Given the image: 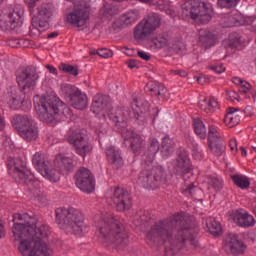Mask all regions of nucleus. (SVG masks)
<instances>
[{
	"label": "nucleus",
	"mask_w": 256,
	"mask_h": 256,
	"mask_svg": "<svg viewBox=\"0 0 256 256\" xmlns=\"http://www.w3.org/2000/svg\"><path fill=\"white\" fill-rule=\"evenodd\" d=\"M199 227L193 218L176 214L166 220L156 222L146 235L148 243H165L172 253L197 249Z\"/></svg>",
	"instance_id": "nucleus-1"
},
{
	"label": "nucleus",
	"mask_w": 256,
	"mask_h": 256,
	"mask_svg": "<svg viewBox=\"0 0 256 256\" xmlns=\"http://www.w3.org/2000/svg\"><path fill=\"white\" fill-rule=\"evenodd\" d=\"M37 217L29 214H14L12 232L15 241H19L18 250L22 256H51V250L45 239L51 230L46 224L37 226Z\"/></svg>",
	"instance_id": "nucleus-2"
},
{
	"label": "nucleus",
	"mask_w": 256,
	"mask_h": 256,
	"mask_svg": "<svg viewBox=\"0 0 256 256\" xmlns=\"http://www.w3.org/2000/svg\"><path fill=\"white\" fill-rule=\"evenodd\" d=\"M34 107L40 121H44V123L65 121V119L73 117L71 108L55 97L41 98L39 102L34 103Z\"/></svg>",
	"instance_id": "nucleus-3"
},
{
	"label": "nucleus",
	"mask_w": 256,
	"mask_h": 256,
	"mask_svg": "<svg viewBox=\"0 0 256 256\" xmlns=\"http://www.w3.org/2000/svg\"><path fill=\"white\" fill-rule=\"evenodd\" d=\"M128 237L123 225L111 215L106 216L98 224V241L106 247L111 245L123 247V245H127Z\"/></svg>",
	"instance_id": "nucleus-4"
},
{
	"label": "nucleus",
	"mask_w": 256,
	"mask_h": 256,
	"mask_svg": "<svg viewBox=\"0 0 256 256\" xmlns=\"http://www.w3.org/2000/svg\"><path fill=\"white\" fill-rule=\"evenodd\" d=\"M56 222L58 225H64V229L73 231L75 235H81L85 231V217L77 208H57Z\"/></svg>",
	"instance_id": "nucleus-5"
},
{
	"label": "nucleus",
	"mask_w": 256,
	"mask_h": 256,
	"mask_svg": "<svg viewBox=\"0 0 256 256\" xmlns=\"http://www.w3.org/2000/svg\"><path fill=\"white\" fill-rule=\"evenodd\" d=\"M181 9L182 19H193L196 23H202L203 25L211 21L213 14V6L201 0H188L182 5Z\"/></svg>",
	"instance_id": "nucleus-6"
},
{
	"label": "nucleus",
	"mask_w": 256,
	"mask_h": 256,
	"mask_svg": "<svg viewBox=\"0 0 256 256\" xmlns=\"http://www.w3.org/2000/svg\"><path fill=\"white\" fill-rule=\"evenodd\" d=\"M8 174L20 185H33V173L27 168V162L21 158H8Z\"/></svg>",
	"instance_id": "nucleus-7"
},
{
	"label": "nucleus",
	"mask_w": 256,
	"mask_h": 256,
	"mask_svg": "<svg viewBox=\"0 0 256 256\" xmlns=\"http://www.w3.org/2000/svg\"><path fill=\"white\" fill-rule=\"evenodd\" d=\"M165 177V169L161 166H151L145 162L138 177V185L144 189H157Z\"/></svg>",
	"instance_id": "nucleus-8"
},
{
	"label": "nucleus",
	"mask_w": 256,
	"mask_h": 256,
	"mask_svg": "<svg viewBox=\"0 0 256 256\" xmlns=\"http://www.w3.org/2000/svg\"><path fill=\"white\" fill-rule=\"evenodd\" d=\"M12 125L17 129L20 137L31 143V141H37L39 139V127L32 119L23 115H16L12 119Z\"/></svg>",
	"instance_id": "nucleus-9"
},
{
	"label": "nucleus",
	"mask_w": 256,
	"mask_h": 256,
	"mask_svg": "<svg viewBox=\"0 0 256 256\" xmlns=\"http://www.w3.org/2000/svg\"><path fill=\"white\" fill-rule=\"evenodd\" d=\"M60 93L74 109H78L79 111L87 109V105H89L87 94L83 93L76 86L66 83L62 84L60 87Z\"/></svg>",
	"instance_id": "nucleus-10"
},
{
	"label": "nucleus",
	"mask_w": 256,
	"mask_h": 256,
	"mask_svg": "<svg viewBox=\"0 0 256 256\" xmlns=\"http://www.w3.org/2000/svg\"><path fill=\"white\" fill-rule=\"evenodd\" d=\"M161 27V16L157 13L149 14L143 18L134 28V37L137 41H143L154 31Z\"/></svg>",
	"instance_id": "nucleus-11"
},
{
	"label": "nucleus",
	"mask_w": 256,
	"mask_h": 256,
	"mask_svg": "<svg viewBox=\"0 0 256 256\" xmlns=\"http://www.w3.org/2000/svg\"><path fill=\"white\" fill-rule=\"evenodd\" d=\"M39 81V73L33 66H28L16 73V82L20 91L23 93H31L37 87Z\"/></svg>",
	"instance_id": "nucleus-12"
},
{
	"label": "nucleus",
	"mask_w": 256,
	"mask_h": 256,
	"mask_svg": "<svg viewBox=\"0 0 256 256\" xmlns=\"http://www.w3.org/2000/svg\"><path fill=\"white\" fill-rule=\"evenodd\" d=\"M68 142L73 145L75 152L80 157H87L93 151V145L89 142L87 134L81 131H72L68 136Z\"/></svg>",
	"instance_id": "nucleus-13"
},
{
	"label": "nucleus",
	"mask_w": 256,
	"mask_h": 256,
	"mask_svg": "<svg viewBox=\"0 0 256 256\" xmlns=\"http://www.w3.org/2000/svg\"><path fill=\"white\" fill-rule=\"evenodd\" d=\"M75 185L83 193H93L95 191V177L91 170L81 167L74 175Z\"/></svg>",
	"instance_id": "nucleus-14"
},
{
	"label": "nucleus",
	"mask_w": 256,
	"mask_h": 256,
	"mask_svg": "<svg viewBox=\"0 0 256 256\" xmlns=\"http://www.w3.org/2000/svg\"><path fill=\"white\" fill-rule=\"evenodd\" d=\"M108 203L115 206L117 211L120 212L129 211L133 205L129 191L121 187H117L113 190L112 194L108 198Z\"/></svg>",
	"instance_id": "nucleus-15"
},
{
	"label": "nucleus",
	"mask_w": 256,
	"mask_h": 256,
	"mask_svg": "<svg viewBox=\"0 0 256 256\" xmlns=\"http://www.w3.org/2000/svg\"><path fill=\"white\" fill-rule=\"evenodd\" d=\"M133 115L139 123H147L151 119L149 113V102L141 96H136L131 102Z\"/></svg>",
	"instance_id": "nucleus-16"
},
{
	"label": "nucleus",
	"mask_w": 256,
	"mask_h": 256,
	"mask_svg": "<svg viewBox=\"0 0 256 256\" xmlns=\"http://www.w3.org/2000/svg\"><path fill=\"white\" fill-rule=\"evenodd\" d=\"M66 21L73 27H85L89 21V10L84 6H76L74 11L66 16Z\"/></svg>",
	"instance_id": "nucleus-17"
},
{
	"label": "nucleus",
	"mask_w": 256,
	"mask_h": 256,
	"mask_svg": "<svg viewBox=\"0 0 256 256\" xmlns=\"http://www.w3.org/2000/svg\"><path fill=\"white\" fill-rule=\"evenodd\" d=\"M223 249L228 255H243L247 246L236 235L228 234L223 241Z\"/></svg>",
	"instance_id": "nucleus-18"
},
{
	"label": "nucleus",
	"mask_w": 256,
	"mask_h": 256,
	"mask_svg": "<svg viewBox=\"0 0 256 256\" xmlns=\"http://www.w3.org/2000/svg\"><path fill=\"white\" fill-rule=\"evenodd\" d=\"M230 219L233 220V223L238 227H242L243 229H249L250 227H255V217L251 215L249 212H241V210H234L230 214Z\"/></svg>",
	"instance_id": "nucleus-19"
},
{
	"label": "nucleus",
	"mask_w": 256,
	"mask_h": 256,
	"mask_svg": "<svg viewBox=\"0 0 256 256\" xmlns=\"http://www.w3.org/2000/svg\"><path fill=\"white\" fill-rule=\"evenodd\" d=\"M17 9L20 10L10 12L4 19L0 21V29H2V31H12V29L19 27L21 17H23V9L21 6H18Z\"/></svg>",
	"instance_id": "nucleus-20"
},
{
	"label": "nucleus",
	"mask_w": 256,
	"mask_h": 256,
	"mask_svg": "<svg viewBox=\"0 0 256 256\" xmlns=\"http://www.w3.org/2000/svg\"><path fill=\"white\" fill-rule=\"evenodd\" d=\"M91 111L95 115L101 114L103 117L109 115L111 111V105L109 104V97L101 94L94 96Z\"/></svg>",
	"instance_id": "nucleus-21"
},
{
	"label": "nucleus",
	"mask_w": 256,
	"mask_h": 256,
	"mask_svg": "<svg viewBox=\"0 0 256 256\" xmlns=\"http://www.w3.org/2000/svg\"><path fill=\"white\" fill-rule=\"evenodd\" d=\"M124 137L125 141L129 143L130 149L134 155H141V151L145 148V140H143V137L130 130L124 133Z\"/></svg>",
	"instance_id": "nucleus-22"
},
{
	"label": "nucleus",
	"mask_w": 256,
	"mask_h": 256,
	"mask_svg": "<svg viewBox=\"0 0 256 256\" xmlns=\"http://www.w3.org/2000/svg\"><path fill=\"white\" fill-rule=\"evenodd\" d=\"M174 169L178 175H185L191 171V160L187 155V150L180 149L174 162Z\"/></svg>",
	"instance_id": "nucleus-23"
},
{
	"label": "nucleus",
	"mask_w": 256,
	"mask_h": 256,
	"mask_svg": "<svg viewBox=\"0 0 256 256\" xmlns=\"http://www.w3.org/2000/svg\"><path fill=\"white\" fill-rule=\"evenodd\" d=\"M54 167L55 169H58L60 173L69 175V173H73L75 169V162L73 161V158L58 154L54 159Z\"/></svg>",
	"instance_id": "nucleus-24"
},
{
	"label": "nucleus",
	"mask_w": 256,
	"mask_h": 256,
	"mask_svg": "<svg viewBox=\"0 0 256 256\" xmlns=\"http://www.w3.org/2000/svg\"><path fill=\"white\" fill-rule=\"evenodd\" d=\"M106 157L113 169H121V167L125 165V161L121 155V150L115 148L114 146H108L106 148Z\"/></svg>",
	"instance_id": "nucleus-25"
},
{
	"label": "nucleus",
	"mask_w": 256,
	"mask_h": 256,
	"mask_svg": "<svg viewBox=\"0 0 256 256\" xmlns=\"http://www.w3.org/2000/svg\"><path fill=\"white\" fill-rule=\"evenodd\" d=\"M159 153V140L154 137L149 138L148 149L144 152L142 159L145 163H153L155 155Z\"/></svg>",
	"instance_id": "nucleus-26"
},
{
	"label": "nucleus",
	"mask_w": 256,
	"mask_h": 256,
	"mask_svg": "<svg viewBox=\"0 0 256 256\" xmlns=\"http://www.w3.org/2000/svg\"><path fill=\"white\" fill-rule=\"evenodd\" d=\"M108 116L116 124L117 127H121L122 129H125V127H127L129 113L125 112V109L118 108L115 112H109Z\"/></svg>",
	"instance_id": "nucleus-27"
},
{
	"label": "nucleus",
	"mask_w": 256,
	"mask_h": 256,
	"mask_svg": "<svg viewBox=\"0 0 256 256\" xmlns=\"http://www.w3.org/2000/svg\"><path fill=\"white\" fill-rule=\"evenodd\" d=\"M146 87L152 97H157V99H162V101L167 99V88L165 85L159 82H150Z\"/></svg>",
	"instance_id": "nucleus-28"
},
{
	"label": "nucleus",
	"mask_w": 256,
	"mask_h": 256,
	"mask_svg": "<svg viewBox=\"0 0 256 256\" xmlns=\"http://www.w3.org/2000/svg\"><path fill=\"white\" fill-rule=\"evenodd\" d=\"M198 107L201 111L207 113V115H211L212 113H215L216 109H219V100H217L215 96L204 98L199 101Z\"/></svg>",
	"instance_id": "nucleus-29"
},
{
	"label": "nucleus",
	"mask_w": 256,
	"mask_h": 256,
	"mask_svg": "<svg viewBox=\"0 0 256 256\" xmlns=\"http://www.w3.org/2000/svg\"><path fill=\"white\" fill-rule=\"evenodd\" d=\"M32 163L38 173H41L47 167H51V161L47 159V156L43 152H36L32 157Z\"/></svg>",
	"instance_id": "nucleus-30"
},
{
	"label": "nucleus",
	"mask_w": 256,
	"mask_h": 256,
	"mask_svg": "<svg viewBox=\"0 0 256 256\" xmlns=\"http://www.w3.org/2000/svg\"><path fill=\"white\" fill-rule=\"evenodd\" d=\"M199 42L201 43L202 47H213V45L217 43V37L214 36V34L211 33V31L207 29H201L199 31Z\"/></svg>",
	"instance_id": "nucleus-31"
},
{
	"label": "nucleus",
	"mask_w": 256,
	"mask_h": 256,
	"mask_svg": "<svg viewBox=\"0 0 256 256\" xmlns=\"http://www.w3.org/2000/svg\"><path fill=\"white\" fill-rule=\"evenodd\" d=\"M239 110L230 107L226 110V115L224 117V123L228 127H236L241 122V116L238 113Z\"/></svg>",
	"instance_id": "nucleus-32"
},
{
	"label": "nucleus",
	"mask_w": 256,
	"mask_h": 256,
	"mask_svg": "<svg viewBox=\"0 0 256 256\" xmlns=\"http://www.w3.org/2000/svg\"><path fill=\"white\" fill-rule=\"evenodd\" d=\"M175 152V140L173 138L166 136L162 139L161 143V153L163 157H171Z\"/></svg>",
	"instance_id": "nucleus-33"
},
{
	"label": "nucleus",
	"mask_w": 256,
	"mask_h": 256,
	"mask_svg": "<svg viewBox=\"0 0 256 256\" xmlns=\"http://www.w3.org/2000/svg\"><path fill=\"white\" fill-rule=\"evenodd\" d=\"M51 166H47V168H44L40 175L44 177V179H47V181H50L51 183H58V181L61 180V171L57 169H51Z\"/></svg>",
	"instance_id": "nucleus-34"
},
{
	"label": "nucleus",
	"mask_w": 256,
	"mask_h": 256,
	"mask_svg": "<svg viewBox=\"0 0 256 256\" xmlns=\"http://www.w3.org/2000/svg\"><path fill=\"white\" fill-rule=\"evenodd\" d=\"M38 17L43 19V21H47V19H51L53 17V11H55V7L51 3H43L37 8Z\"/></svg>",
	"instance_id": "nucleus-35"
},
{
	"label": "nucleus",
	"mask_w": 256,
	"mask_h": 256,
	"mask_svg": "<svg viewBox=\"0 0 256 256\" xmlns=\"http://www.w3.org/2000/svg\"><path fill=\"white\" fill-rule=\"evenodd\" d=\"M239 22V17L236 12L223 14L220 18V25L222 27H235Z\"/></svg>",
	"instance_id": "nucleus-36"
},
{
	"label": "nucleus",
	"mask_w": 256,
	"mask_h": 256,
	"mask_svg": "<svg viewBox=\"0 0 256 256\" xmlns=\"http://www.w3.org/2000/svg\"><path fill=\"white\" fill-rule=\"evenodd\" d=\"M8 105L10 109H20L21 105H23L24 100L21 98V95L17 94V90H11L8 95Z\"/></svg>",
	"instance_id": "nucleus-37"
},
{
	"label": "nucleus",
	"mask_w": 256,
	"mask_h": 256,
	"mask_svg": "<svg viewBox=\"0 0 256 256\" xmlns=\"http://www.w3.org/2000/svg\"><path fill=\"white\" fill-rule=\"evenodd\" d=\"M139 19H141V16H139V13L135 10H130L120 17V22L122 23V25L129 26L139 21Z\"/></svg>",
	"instance_id": "nucleus-38"
},
{
	"label": "nucleus",
	"mask_w": 256,
	"mask_h": 256,
	"mask_svg": "<svg viewBox=\"0 0 256 256\" xmlns=\"http://www.w3.org/2000/svg\"><path fill=\"white\" fill-rule=\"evenodd\" d=\"M193 129L196 133L197 137L201 139H207V127H205V123L200 118L193 119Z\"/></svg>",
	"instance_id": "nucleus-39"
},
{
	"label": "nucleus",
	"mask_w": 256,
	"mask_h": 256,
	"mask_svg": "<svg viewBox=\"0 0 256 256\" xmlns=\"http://www.w3.org/2000/svg\"><path fill=\"white\" fill-rule=\"evenodd\" d=\"M232 82L234 83V85L239 86L240 93L246 95V97H251V84H249V82L238 77L233 78Z\"/></svg>",
	"instance_id": "nucleus-40"
},
{
	"label": "nucleus",
	"mask_w": 256,
	"mask_h": 256,
	"mask_svg": "<svg viewBox=\"0 0 256 256\" xmlns=\"http://www.w3.org/2000/svg\"><path fill=\"white\" fill-rule=\"evenodd\" d=\"M231 179L234 185H236V187H239V189H249V186L251 185L249 178L241 174L232 175Z\"/></svg>",
	"instance_id": "nucleus-41"
},
{
	"label": "nucleus",
	"mask_w": 256,
	"mask_h": 256,
	"mask_svg": "<svg viewBox=\"0 0 256 256\" xmlns=\"http://www.w3.org/2000/svg\"><path fill=\"white\" fill-rule=\"evenodd\" d=\"M223 137L221 136V132H219V128L217 126L211 124L208 126V144L209 143H217L222 141Z\"/></svg>",
	"instance_id": "nucleus-42"
},
{
	"label": "nucleus",
	"mask_w": 256,
	"mask_h": 256,
	"mask_svg": "<svg viewBox=\"0 0 256 256\" xmlns=\"http://www.w3.org/2000/svg\"><path fill=\"white\" fill-rule=\"evenodd\" d=\"M209 149L215 157H221L225 153V144L223 142H211L208 144Z\"/></svg>",
	"instance_id": "nucleus-43"
},
{
	"label": "nucleus",
	"mask_w": 256,
	"mask_h": 256,
	"mask_svg": "<svg viewBox=\"0 0 256 256\" xmlns=\"http://www.w3.org/2000/svg\"><path fill=\"white\" fill-rule=\"evenodd\" d=\"M206 227L212 235H219L221 233V223H219L215 218H209L206 222Z\"/></svg>",
	"instance_id": "nucleus-44"
},
{
	"label": "nucleus",
	"mask_w": 256,
	"mask_h": 256,
	"mask_svg": "<svg viewBox=\"0 0 256 256\" xmlns=\"http://www.w3.org/2000/svg\"><path fill=\"white\" fill-rule=\"evenodd\" d=\"M48 23L47 21H38L33 18L32 19V25L30 27V35H41V30H39V27L40 28H43V27H47Z\"/></svg>",
	"instance_id": "nucleus-45"
},
{
	"label": "nucleus",
	"mask_w": 256,
	"mask_h": 256,
	"mask_svg": "<svg viewBox=\"0 0 256 256\" xmlns=\"http://www.w3.org/2000/svg\"><path fill=\"white\" fill-rule=\"evenodd\" d=\"M59 70L62 71V73L73 75V77H77V75H79V67L73 66L71 64L62 63L59 65Z\"/></svg>",
	"instance_id": "nucleus-46"
},
{
	"label": "nucleus",
	"mask_w": 256,
	"mask_h": 256,
	"mask_svg": "<svg viewBox=\"0 0 256 256\" xmlns=\"http://www.w3.org/2000/svg\"><path fill=\"white\" fill-rule=\"evenodd\" d=\"M241 45V36L238 33L233 32L228 37V47L230 49H237Z\"/></svg>",
	"instance_id": "nucleus-47"
},
{
	"label": "nucleus",
	"mask_w": 256,
	"mask_h": 256,
	"mask_svg": "<svg viewBox=\"0 0 256 256\" xmlns=\"http://www.w3.org/2000/svg\"><path fill=\"white\" fill-rule=\"evenodd\" d=\"M208 189H214V191H221L223 189V180L217 177H210L208 179Z\"/></svg>",
	"instance_id": "nucleus-48"
},
{
	"label": "nucleus",
	"mask_w": 256,
	"mask_h": 256,
	"mask_svg": "<svg viewBox=\"0 0 256 256\" xmlns=\"http://www.w3.org/2000/svg\"><path fill=\"white\" fill-rule=\"evenodd\" d=\"M152 43L156 49H163L169 45V40L165 36H157Z\"/></svg>",
	"instance_id": "nucleus-49"
},
{
	"label": "nucleus",
	"mask_w": 256,
	"mask_h": 256,
	"mask_svg": "<svg viewBox=\"0 0 256 256\" xmlns=\"http://www.w3.org/2000/svg\"><path fill=\"white\" fill-rule=\"evenodd\" d=\"M31 193L35 199V201H38V203H45V194H43V191H41V188H30Z\"/></svg>",
	"instance_id": "nucleus-50"
},
{
	"label": "nucleus",
	"mask_w": 256,
	"mask_h": 256,
	"mask_svg": "<svg viewBox=\"0 0 256 256\" xmlns=\"http://www.w3.org/2000/svg\"><path fill=\"white\" fill-rule=\"evenodd\" d=\"M150 5H154L160 11H165L169 7V2L167 0H154Z\"/></svg>",
	"instance_id": "nucleus-51"
},
{
	"label": "nucleus",
	"mask_w": 256,
	"mask_h": 256,
	"mask_svg": "<svg viewBox=\"0 0 256 256\" xmlns=\"http://www.w3.org/2000/svg\"><path fill=\"white\" fill-rule=\"evenodd\" d=\"M239 3V0H218L219 7H235Z\"/></svg>",
	"instance_id": "nucleus-52"
},
{
	"label": "nucleus",
	"mask_w": 256,
	"mask_h": 256,
	"mask_svg": "<svg viewBox=\"0 0 256 256\" xmlns=\"http://www.w3.org/2000/svg\"><path fill=\"white\" fill-rule=\"evenodd\" d=\"M97 55L103 59H109V57H113V52L107 48H101L97 51Z\"/></svg>",
	"instance_id": "nucleus-53"
},
{
	"label": "nucleus",
	"mask_w": 256,
	"mask_h": 256,
	"mask_svg": "<svg viewBox=\"0 0 256 256\" xmlns=\"http://www.w3.org/2000/svg\"><path fill=\"white\" fill-rule=\"evenodd\" d=\"M226 97L228 101H232V103H235V101L239 103V93H237L236 91L227 92Z\"/></svg>",
	"instance_id": "nucleus-54"
},
{
	"label": "nucleus",
	"mask_w": 256,
	"mask_h": 256,
	"mask_svg": "<svg viewBox=\"0 0 256 256\" xmlns=\"http://www.w3.org/2000/svg\"><path fill=\"white\" fill-rule=\"evenodd\" d=\"M39 1L41 0H24V3H26L30 13H35V7H37Z\"/></svg>",
	"instance_id": "nucleus-55"
},
{
	"label": "nucleus",
	"mask_w": 256,
	"mask_h": 256,
	"mask_svg": "<svg viewBox=\"0 0 256 256\" xmlns=\"http://www.w3.org/2000/svg\"><path fill=\"white\" fill-rule=\"evenodd\" d=\"M183 194L186 195V197H193V195H195V185L190 184L183 190Z\"/></svg>",
	"instance_id": "nucleus-56"
},
{
	"label": "nucleus",
	"mask_w": 256,
	"mask_h": 256,
	"mask_svg": "<svg viewBox=\"0 0 256 256\" xmlns=\"http://www.w3.org/2000/svg\"><path fill=\"white\" fill-rule=\"evenodd\" d=\"M209 69H211L212 71H214L215 73H218V75H221V73H225V67H223V64H219V65H210Z\"/></svg>",
	"instance_id": "nucleus-57"
},
{
	"label": "nucleus",
	"mask_w": 256,
	"mask_h": 256,
	"mask_svg": "<svg viewBox=\"0 0 256 256\" xmlns=\"http://www.w3.org/2000/svg\"><path fill=\"white\" fill-rule=\"evenodd\" d=\"M229 147L230 151L233 155H236L238 149H237V140L235 138L230 139L229 141Z\"/></svg>",
	"instance_id": "nucleus-58"
},
{
	"label": "nucleus",
	"mask_w": 256,
	"mask_h": 256,
	"mask_svg": "<svg viewBox=\"0 0 256 256\" xmlns=\"http://www.w3.org/2000/svg\"><path fill=\"white\" fill-rule=\"evenodd\" d=\"M138 57H140V59H143L144 61H149L151 59V55H149L146 52L143 51H138Z\"/></svg>",
	"instance_id": "nucleus-59"
},
{
	"label": "nucleus",
	"mask_w": 256,
	"mask_h": 256,
	"mask_svg": "<svg viewBox=\"0 0 256 256\" xmlns=\"http://www.w3.org/2000/svg\"><path fill=\"white\" fill-rule=\"evenodd\" d=\"M126 65L129 67V69H137V67H139V63H137L136 60H128Z\"/></svg>",
	"instance_id": "nucleus-60"
},
{
	"label": "nucleus",
	"mask_w": 256,
	"mask_h": 256,
	"mask_svg": "<svg viewBox=\"0 0 256 256\" xmlns=\"http://www.w3.org/2000/svg\"><path fill=\"white\" fill-rule=\"evenodd\" d=\"M244 113H245L246 117H253V115H254L253 107L246 106L244 109Z\"/></svg>",
	"instance_id": "nucleus-61"
},
{
	"label": "nucleus",
	"mask_w": 256,
	"mask_h": 256,
	"mask_svg": "<svg viewBox=\"0 0 256 256\" xmlns=\"http://www.w3.org/2000/svg\"><path fill=\"white\" fill-rule=\"evenodd\" d=\"M173 75H179L180 77H187L185 70H172Z\"/></svg>",
	"instance_id": "nucleus-62"
},
{
	"label": "nucleus",
	"mask_w": 256,
	"mask_h": 256,
	"mask_svg": "<svg viewBox=\"0 0 256 256\" xmlns=\"http://www.w3.org/2000/svg\"><path fill=\"white\" fill-rule=\"evenodd\" d=\"M103 12L104 17H111L113 15V9L109 7L104 8Z\"/></svg>",
	"instance_id": "nucleus-63"
},
{
	"label": "nucleus",
	"mask_w": 256,
	"mask_h": 256,
	"mask_svg": "<svg viewBox=\"0 0 256 256\" xmlns=\"http://www.w3.org/2000/svg\"><path fill=\"white\" fill-rule=\"evenodd\" d=\"M6 125L7 123L5 122V118L0 114V131H5Z\"/></svg>",
	"instance_id": "nucleus-64"
}]
</instances>
